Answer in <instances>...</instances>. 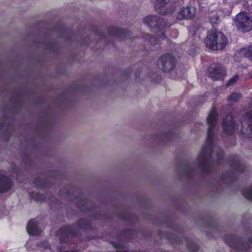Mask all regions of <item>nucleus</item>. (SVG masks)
<instances>
[{
    "mask_svg": "<svg viewBox=\"0 0 252 252\" xmlns=\"http://www.w3.org/2000/svg\"><path fill=\"white\" fill-rule=\"evenodd\" d=\"M218 113L216 110H212L207 117L209 125L207 130L206 142L203 146L198 158V165L203 172H208L210 169L212 155L216 154L218 160L221 158L223 152L221 149L216 146L214 141L213 131L216 125Z\"/></svg>",
    "mask_w": 252,
    "mask_h": 252,
    "instance_id": "f257e3e1",
    "label": "nucleus"
},
{
    "mask_svg": "<svg viewBox=\"0 0 252 252\" xmlns=\"http://www.w3.org/2000/svg\"><path fill=\"white\" fill-rule=\"evenodd\" d=\"M143 22L150 28L151 31L155 32L158 36L157 38V37L147 34L146 38L150 42L153 44H156V43H159L161 40L164 39L165 32L167 28V25L160 17L157 15H148L144 18Z\"/></svg>",
    "mask_w": 252,
    "mask_h": 252,
    "instance_id": "f03ea898",
    "label": "nucleus"
},
{
    "mask_svg": "<svg viewBox=\"0 0 252 252\" xmlns=\"http://www.w3.org/2000/svg\"><path fill=\"white\" fill-rule=\"evenodd\" d=\"M205 42L209 48L213 50H219L225 47L228 39L221 32L212 30L208 32Z\"/></svg>",
    "mask_w": 252,
    "mask_h": 252,
    "instance_id": "7ed1b4c3",
    "label": "nucleus"
},
{
    "mask_svg": "<svg viewBox=\"0 0 252 252\" xmlns=\"http://www.w3.org/2000/svg\"><path fill=\"white\" fill-rule=\"evenodd\" d=\"M234 24L242 32H249L252 29V18L249 13L240 12L237 15Z\"/></svg>",
    "mask_w": 252,
    "mask_h": 252,
    "instance_id": "20e7f679",
    "label": "nucleus"
},
{
    "mask_svg": "<svg viewBox=\"0 0 252 252\" xmlns=\"http://www.w3.org/2000/svg\"><path fill=\"white\" fill-rule=\"evenodd\" d=\"M225 241L228 246L235 248L239 252H245L248 250L249 247H252V237L250 238L248 243H243L233 236H226Z\"/></svg>",
    "mask_w": 252,
    "mask_h": 252,
    "instance_id": "39448f33",
    "label": "nucleus"
},
{
    "mask_svg": "<svg viewBox=\"0 0 252 252\" xmlns=\"http://www.w3.org/2000/svg\"><path fill=\"white\" fill-rule=\"evenodd\" d=\"M175 65V59L174 56L170 53L163 54L158 61V66L159 69L164 71H170L173 69Z\"/></svg>",
    "mask_w": 252,
    "mask_h": 252,
    "instance_id": "423d86ee",
    "label": "nucleus"
},
{
    "mask_svg": "<svg viewBox=\"0 0 252 252\" xmlns=\"http://www.w3.org/2000/svg\"><path fill=\"white\" fill-rule=\"evenodd\" d=\"M240 130L242 133L252 136V111H249L242 117Z\"/></svg>",
    "mask_w": 252,
    "mask_h": 252,
    "instance_id": "0eeeda50",
    "label": "nucleus"
},
{
    "mask_svg": "<svg viewBox=\"0 0 252 252\" xmlns=\"http://www.w3.org/2000/svg\"><path fill=\"white\" fill-rule=\"evenodd\" d=\"M196 13V8L194 6H183L182 7L177 14L178 19H189L194 16Z\"/></svg>",
    "mask_w": 252,
    "mask_h": 252,
    "instance_id": "6e6552de",
    "label": "nucleus"
},
{
    "mask_svg": "<svg viewBox=\"0 0 252 252\" xmlns=\"http://www.w3.org/2000/svg\"><path fill=\"white\" fill-rule=\"evenodd\" d=\"M222 128L225 132L227 133V134L233 133L236 128H237L236 125H235L233 123V119L232 114H229L226 116L225 119H223Z\"/></svg>",
    "mask_w": 252,
    "mask_h": 252,
    "instance_id": "1a4fd4ad",
    "label": "nucleus"
},
{
    "mask_svg": "<svg viewBox=\"0 0 252 252\" xmlns=\"http://www.w3.org/2000/svg\"><path fill=\"white\" fill-rule=\"evenodd\" d=\"M210 76L212 79H222L225 75V69L221 65H215L209 69Z\"/></svg>",
    "mask_w": 252,
    "mask_h": 252,
    "instance_id": "9d476101",
    "label": "nucleus"
},
{
    "mask_svg": "<svg viewBox=\"0 0 252 252\" xmlns=\"http://www.w3.org/2000/svg\"><path fill=\"white\" fill-rule=\"evenodd\" d=\"M27 231L32 235H37L39 234L41 230L38 226V223L35 220H31L29 222L27 227Z\"/></svg>",
    "mask_w": 252,
    "mask_h": 252,
    "instance_id": "9b49d317",
    "label": "nucleus"
},
{
    "mask_svg": "<svg viewBox=\"0 0 252 252\" xmlns=\"http://www.w3.org/2000/svg\"><path fill=\"white\" fill-rule=\"evenodd\" d=\"M12 182L9 178L0 175V192H4L11 188Z\"/></svg>",
    "mask_w": 252,
    "mask_h": 252,
    "instance_id": "f8f14e48",
    "label": "nucleus"
},
{
    "mask_svg": "<svg viewBox=\"0 0 252 252\" xmlns=\"http://www.w3.org/2000/svg\"><path fill=\"white\" fill-rule=\"evenodd\" d=\"M60 236V242H65V238L69 235H73V231L71 226H65V227L61 228L58 233Z\"/></svg>",
    "mask_w": 252,
    "mask_h": 252,
    "instance_id": "ddd939ff",
    "label": "nucleus"
},
{
    "mask_svg": "<svg viewBox=\"0 0 252 252\" xmlns=\"http://www.w3.org/2000/svg\"><path fill=\"white\" fill-rule=\"evenodd\" d=\"M170 0H155V5L157 9H159V12L162 13H169L172 12L173 9H171L169 11H163L162 8L164 5L167 4Z\"/></svg>",
    "mask_w": 252,
    "mask_h": 252,
    "instance_id": "4468645a",
    "label": "nucleus"
},
{
    "mask_svg": "<svg viewBox=\"0 0 252 252\" xmlns=\"http://www.w3.org/2000/svg\"><path fill=\"white\" fill-rule=\"evenodd\" d=\"M240 54L248 58L250 60H252V46H249L241 49Z\"/></svg>",
    "mask_w": 252,
    "mask_h": 252,
    "instance_id": "2eb2a0df",
    "label": "nucleus"
},
{
    "mask_svg": "<svg viewBox=\"0 0 252 252\" xmlns=\"http://www.w3.org/2000/svg\"><path fill=\"white\" fill-rule=\"evenodd\" d=\"M231 166L233 170L236 172H242L245 167L244 164L241 163L240 161H238V160H235L231 162Z\"/></svg>",
    "mask_w": 252,
    "mask_h": 252,
    "instance_id": "dca6fc26",
    "label": "nucleus"
},
{
    "mask_svg": "<svg viewBox=\"0 0 252 252\" xmlns=\"http://www.w3.org/2000/svg\"><path fill=\"white\" fill-rule=\"evenodd\" d=\"M241 95L240 94H238V93H233L229 97H228V101L230 102H234V101H236L237 99L241 98Z\"/></svg>",
    "mask_w": 252,
    "mask_h": 252,
    "instance_id": "f3484780",
    "label": "nucleus"
},
{
    "mask_svg": "<svg viewBox=\"0 0 252 252\" xmlns=\"http://www.w3.org/2000/svg\"><path fill=\"white\" fill-rule=\"evenodd\" d=\"M188 247L189 250L193 252V251H196L197 250L198 247L196 245L195 242L193 241H189L188 243Z\"/></svg>",
    "mask_w": 252,
    "mask_h": 252,
    "instance_id": "a211bd4d",
    "label": "nucleus"
},
{
    "mask_svg": "<svg viewBox=\"0 0 252 252\" xmlns=\"http://www.w3.org/2000/svg\"><path fill=\"white\" fill-rule=\"evenodd\" d=\"M243 195L247 199H252V186L243 192Z\"/></svg>",
    "mask_w": 252,
    "mask_h": 252,
    "instance_id": "6ab92c4d",
    "label": "nucleus"
},
{
    "mask_svg": "<svg viewBox=\"0 0 252 252\" xmlns=\"http://www.w3.org/2000/svg\"><path fill=\"white\" fill-rule=\"evenodd\" d=\"M238 79H239V76H237V75H236V76H234V77L231 78V79H229V80H228V81H227V82L226 83V85L227 86H231V85H234V84H235V82H236V81H238Z\"/></svg>",
    "mask_w": 252,
    "mask_h": 252,
    "instance_id": "aec40b11",
    "label": "nucleus"
},
{
    "mask_svg": "<svg viewBox=\"0 0 252 252\" xmlns=\"http://www.w3.org/2000/svg\"><path fill=\"white\" fill-rule=\"evenodd\" d=\"M116 34L120 35V36L126 37V32L125 31V30H122V29H117Z\"/></svg>",
    "mask_w": 252,
    "mask_h": 252,
    "instance_id": "412c9836",
    "label": "nucleus"
},
{
    "mask_svg": "<svg viewBox=\"0 0 252 252\" xmlns=\"http://www.w3.org/2000/svg\"><path fill=\"white\" fill-rule=\"evenodd\" d=\"M219 20V18H218V17H216V16L215 17H212V18H210V21L211 23L212 24L218 23Z\"/></svg>",
    "mask_w": 252,
    "mask_h": 252,
    "instance_id": "4be33fe9",
    "label": "nucleus"
},
{
    "mask_svg": "<svg viewBox=\"0 0 252 252\" xmlns=\"http://www.w3.org/2000/svg\"><path fill=\"white\" fill-rule=\"evenodd\" d=\"M117 252H128L125 250H117Z\"/></svg>",
    "mask_w": 252,
    "mask_h": 252,
    "instance_id": "5701e85b",
    "label": "nucleus"
},
{
    "mask_svg": "<svg viewBox=\"0 0 252 252\" xmlns=\"http://www.w3.org/2000/svg\"><path fill=\"white\" fill-rule=\"evenodd\" d=\"M113 245L115 247H120L119 244H117V243H115L114 244H113Z\"/></svg>",
    "mask_w": 252,
    "mask_h": 252,
    "instance_id": "b1692460",
    "label": "nucleus"
},
{
    "mask_svg": "<svg viewBox=\"0 0 252 252\" xmlns=\"http://www.w3.org/2000/svg\"><path fill=\"white\" fill-rule=\"evenodd\" d=\"M77 252L76 251H71L70 252H69V251H65V252Z\"/></svg>",
    "mask_w": 252,
    "mask_h": 252,
    "instance_id": "393cba45",
    "label": "nucleus"
},
{
    "mask_svg": "<svg viewBox=\"0 0 252 252\" xmlns=\"http://www.w3.org/2000/svg\"><path fill=\"white\" fill-rule=\"evenodd\" d=\"M251 77H252V75H251Z\"/></svg>",
    "mask_w": 252,
    "mask_h": 252,
    "instance_id": "a878e982",
    "label": "nucleus"
}]
</instances>
